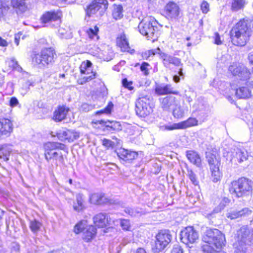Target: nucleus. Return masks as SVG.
<instances>
[{"label": "nucleus", "instance_id": "nucleus-63", "mask_svg": "<svg viewBox=\"0 0 253 253\" xmlns=\"http://www.w3.org/2000/svg\"><path fill=\"white\" fill-rule=\"evenodd\" d=\"M22 35L21 33H18L15 35V42L17 45H19V39L20 36Z\"/></svg>", "mask_w": 253, "mask_h": 253}, {"label": "nucleus", "instance_id": "nucleus-48", "mask_svg": "<svg viewBox=\"0 0 253 253\" xmlns=\"http://www.w3.org/2000/svg\"><path fill=\"white\" fill-rule=\"evenodd\" d=\"M240 217H246L252 213V211L248 208H245L238 211Z\"/></svg>", "mask_w": 253, "mask_h": 253}, {"label": "nucleus", "instance_id": "nucleus-3", "mask_svg": "<svg viewBox=\"0 0 253 253\" xmlns=\"http://www.w3.org/2000/svg\"><path fill=\"white\" fill-rule=\"evenodd\" d=\"M64 144L57 142H48L44 145V156L47 161L51 160L55 161V165L62 164L64 162L63 155L60 151H56V149H63Z\"/></svg>", "mask_w": 253, "mask_h": 253}, {"label": "nucleus", "instance_id": "nucleus-64", "mask_svg": "<svg viewBox=\"0 0 253 253\" xmlns=\"http://www.w3.org/2000/svg\"><path fill=\"white\" fill-rule=\"evenodd\" d=\"M248 59L251 64H253V51L249 53L248 55Z\"/></svg>", "mask_w": 253, "mask_h": 253}, {"label": "nucleus", "instance_id": "nucleus-54", "mask_svg": "<svg viewBox=\"0 0 253 253\" xmlns=\"http://www.w3.org/2000/svg\"><path fill=\"white\" fill-rule=\"evenodd\" d=\"M122 84L123 86L128 88L129 90H131L133 89V87L132 86V82H128L127 79L126 78L124 79L122 81Z\"/></svg>", "mask_w": 253, "mask_h": 253}, {"label": "nucleus", "instance_id": "nucleus-12", "mask_svg": "<svg viewBox=\"0 0 253 253\" xmlns=\"http://www.w3.org/2000/svg\"><path fill=\"white\" fill-rule=\"evenodd\" d=\"M253 29V21L249 18L241 19L230 32H251Z\"/></svg>", "mask_w": 253, "mask_h": 253}, {"label": "nucleus", "instance_id": "nucleus-44", "mask_svg": "<svg viewBox=\"0 0 253 253\" xmlns=\"http://www.w3.org/2000/svg\"><path fill=\"white\" fill-rule=\"evenodd\" d=\"M246 247L245 244L242 241L237 243L235 247V253H246Z\"/></svg>", "mask_w": 253, "mask_h": 253}, {"label": "nucleus", "instance_id": "nucleus-8", "mask_svg": "<svg viewBox=\"0 0 253 253\" xmlns=\"http://www.w3.org/2000/svg\"><path fill=\"white\" fill-rule=\"evenodd\" d=\"M150 97L148 96L139 97L135 103L136 113L141 117H145L152 112L150 106Z\"/></svg>", "mask_w": 253, "mask_h": 253}, {"label": "nucleus", "instance_id": "nucleus-49", "mask_svg": "<svg viewBox=\"0 0 253 253\" xmlns=\"http://www.w3.org/2000/svg\"><path fill=\"white\" fill-rule=\"evenodd\" d=\"M188 175L192 183L195 185H198V181L197 180L196 175L192 170H188Z\"/></svg>", "mask_w": 253, "mask_h": 253}, {"label": "nucleus", "instance_id": "nucleus-57", "mask_svg": "<svg viewBox=\"0 0 253 253\" xmlns=\"http://www.w3.org/2000/svg\"><path fill=\"white\" fill-rule=\"evenodd\" d=\"M149 66V64L147 62H143L140 66V70L141 71L144 73L145 75H147L149 74L148 70L147 67Z\"/></svg>", "mask_w": 253, "mask_h": 253}, {"label": "nucleus", "instance_id": "nucleus-18", "mask_svg": "<svg viewBox=\"0 0 253 253\" xmlns=\"http://www.w3.org/2000/svg\"><path fill=\"white\" fill-rule=\"evenodd\" d=\"M93 221L96 226L99 227H103L107 225H111L113 221L109 216L108 214L99 213L93 217Z\"/></svg>", "mask_w": 253, "mask_h": 253}, {"label": "nucleus", "instance_id": "nucleus-42", "mask_svg": "<svg viewBox=\"0 0 253 253\" xmlns=\"http://www.w3.org/2000/svg\"><path fill=\"white\" fill-rule=\"evenodd\" d=\"M162 130H173L174 129H181L180 123L169 124L161 126Z\"/></svg>", "mask_w": 253, "mask_h": 253}, {"label": "nucleus", "instance_id": "nucleus-35", "mask_svg": "<svg viewBox=\"0 0 253 253\" xmlns=\"http://www.w3.org/2000/svg\"><path fill=\"white\" fill-rule=\"evenodd\" d=\"M236 95L239 98H248L251 95V91L248 87L242 86L236 89Z\"/></svg>", "mask_w": 253, "mask_h": 253}, {"label": "nucleus", "instance_id": "nucleus-37", "mask_svg": "<svg viewBox=\"0 0 253 253\" xmlns=\"http://www.w3.org/2000/svg\"><path fill=\"white\" fill-rule=\"evenodd\" d=\"M181 129L193 126L198 125V120L194 118H189L187 120L180 122Z\"/></svg>", "mask_w": 253, "mask_h": 253}, {"label": "nucleus", "instance_id": "nucleus-29", "mask_svg": "<svg viewBox=\"0 0 253 253\" xmlns=\"http://www.w3.org/2000/svg\"><path fill=\"white\" fill-rule=\"evenodd\" d=\"M155 92L158 95H165L169 93H172L174 94H178V91L173 90V88L170 84H167L164 86H157L155 88Z\"/></svg>", "mask_w": 253, "mask_h": 253}, {"label": "nucleus", "instance_id": "nucleus-9", "mask_svg": "<svg viewBox=\"0 0 253 253\" xmlns=\"http://www.w3.org/2000/svg\"><path fill=\"white\" fill-rule=\"evenodd\" d=\"M199 239L198 232L192 226H188L183 229L180 232L181 241L188 245L194 244Z\"/></svg>", "mask_w": 253, "mask_h": 253}, {"label": "nucleus", "instance_id": "nucleus-46", "mask_svg": "<svg viewBox=\"0 0 253 253\" xmlns=\"http://www.w3.org/2000/svg\"><path fill=\"white\" fill-rule=\"evenodd\" d=\"M159 52H161L160 48L158 47L155 49H151L147 51H146L142 53V57L144 59H148L151 55H154L156 53H158Z\"/></svg>", "mask_w": 253, "mask_h": 253}, {"label": "nucleus", "instance_id": "nucleus-4", "mask_svg": "<svg viewBox=\"0 0 253 253\" xmlns=\"http://www.w3.org/2000/svg\"><path fill=\"white\" fill-rule=\"evenodd\" d=\"M54 50L52 48H45L40 54H36L33 58V62L40 68H43L54 62Z\"/></svg>", "mask_w": 253, "mask_h": 253}, {"label": "nucleus", "instance_id": "nucleus-40", "mask_svg": "<svg viewBox=\"0 0 253 253\" xmlns=\"http://www.w3.org/2000/svg\"><path fill=\"white\" fill-rule=\"evenodd\" d=\"M125 212L131 216H137L141 215L142 212V210L139 208H131L127 207L125 208Z\"/></svg>", "mask_w": 253, "mask_h": 253}, {"label": "nucleus", "instance_id": "nucleus-28", "mask_svg": "<svg viewBox=\"0 0 253 253\" xmlns=\"http://www.w3.org/2000/svg\"><path fill=\"white\" fill-rule=\"evenodd\" d=\"M91 203L96 205H101L110 202L109 200L106 198L104 194L101 193H94L89 198Z\"/></svg>", "mask_w": 253, "mask_h": 253}, {"label": "nucleus", "instance_id": "nucleus-33", "mask_svg": "<svg viewBox=\"0 0 253 253\" xmlns=\"http://www.w3.org/2000/svg\"><path fill=\"white\" fill-rule=\"evenodd\" d=\"M112 16L115 20L120 19L123 17V8L122 5H113Z\"/></svg>", "mask_w": 253, "mask_h": 253}, {"label": "nucleus", "instance_id": "nucleus-5", "mask_svg": "<svg viewBox=\"0 0 253 253\" xmlns=\"http://www.w3.org/2000/svg\"><path fill=\"white\" fill-rule=\"evenodd\" d=\"M228 70L233 76H238L240 80H248L247 83L253 88V68L251 73L245 66L233 63L229 67Z\"/></svg>", "mask_w": 253, "mask_h": 253}, {"label": "nucleus", "instance_id": "nucleus-41", "mask_svg": "<svg viewBox=\"0 0 253 253\" xmlns=\"http://www.w3.org/2000/svg\"><path fill=\"white\" fill-rule=\"evenodd\" d=\"M88 226L87 222L85 220H82L78 222L74 227V232L76 234H79L81 232H84Z\"/></svg>", "mask_w": 253, "mask_h": 253}, {"label": "nucleus", "instance_id": "nucleus-60", "mask_svg": "<svg viewBox=\"0 0 253 253\" xmlns=\"http://www.w3.org/2000/svg\"><path fill=\"white\" fill-rule=\"evenodd\" d=\"M102 144L107 148H110L113 147L114 143L110 140L104 138L102 140Z\"/></svg>", "mask_w": 253, "mask_h": 253}, {"label": "nucleus", "instance_id": "nucleus-27", "mask_svg": "<svg viewBox=\"0 0 253 253\" xmlns=\"http://www.w3.org/2000/svg\"><path fill=\"white\" fill-rule=\"evenodd\" d=\"M117 45L119 46L122 51H128L130 49L128 41L124 34H121L116 39Z\"/></svg>", "mask_w": 253, "mask_h": 253}, {"label": "nucleus", "instance_id": "nucleus-34", "mask_svg": "<svg viewBox=\"0 0 253 253\" xmlns=\"http://www.w3.org/2000/svg\"><path fill=\"white\" fill-rule=\"evenodd\" d=\"M246 4V0H232L231 10L233 12H237L243 9Z\"/></svg>", "mask_w": 253, "mask_h": 253}, {"label": "nucleus", "instance_id": "nucleus-31", "mask_svg": "<svg viewBox=\"0 0 253 253\" xmlns=\"http://www.w3.org/2000/svg\"><path fill=\"white\" fill-rule=\"evenodd\" d=\"M91 66L92 63L88 60H87L85 62H83L80 67L81 75L85 76L90 74L96 73L95 72L93 71Z\"/></svg>", "mask_w": 253, "mask_h": 253}, {"label": "nucleus", "instance_id": "nucleus-36", "mask_svg": "<svg viewBox=\"0 0 253 253\" xmlns=\"http://www.w3.org/2000/svg\"><path fill=\"white\" fill-rule=\"evenodd\" d=\"M174 106L175 108L173 109V115L175 118H181L184 116L185 112H187L188 111L187 109L178 105L177 103H176Z\"/></svg>", "mask_w": 253, "mask_h": 253}, {"label": "nucleus", "instance_id": "nucleus-16", "mask_svg": "<svg viewBox=\"0 0 253 253\" xmlns=\"http://www.w3.org/2000/svg\"><path fill=\"white\" fill-rule=\"evenodd\" d=\"M57 136L61 140L73 142L79 138L80 133L75 130L66 129L59 132Z\"/></svg>", "mask_w": 253, "mask_h": 253}, {"label": "nucleus", "instance_id": "nucleus-11", "mask_svg": "<svg viewBox=\"0 0 253 253\" xmlns=\"http://www.w3.org/2000/svg\"><path fill=\"white\" fill-rule=\"evenodd\" d=\"M162 28V26L153 19L150 20L143 19L138 26L139 32H158L161 31Z\"/></svg>", "mask_w": 253, "mask_h": 253}, {"label": "nucleus", "instance_id": "nucleus-17", "mask_svg": "<svg viewBox=\"0 0 253 253\" xmlns=\"http://www.w3.org/2000/svg\"><path fill=\"white\" fill-rule=\"evenodd\" d=\"M166 17L168 19H175L179 14V8L174 2H169L165 7Z\"/></svg>", "mask_w": 253, "mask_h": 253}, {"label": "nucleus", "instance_id": "nucleus-30", "mask_svg": "<svg viewBox=\"0 0 253 253\" xmlns=\"http://www.w3.org/2000/svg\"><path fill=\"white\" fill-rule=\"evenodd\" d=\"M96 228L92 225H88L84 231L83 238L86 242L90 241L95 235Z\"/></svg>", "mask_w": 253, "mask_h": 253}, {"label": "nucleus", "instance_id": "nucleus-52", "mask_svg": "<svg viewBox=\"0 0 253 253\" xmlns=\"http://www.w3.org/2000/svg\"><path fill=\"white\" fill-rule=\"evenodd\" d=\"M201 9L203 13H207L210 10V4L209 3L204 0L201 4Z\"/></svg>", "mask_w": 253, "mask_h": 253}, {"label": "nucleus", "instance_id": "nucleus-32", "mask_svg": "<svg viewBox=\"0 0 253 253\" xmlns=\"http://www.w3.org/2000/svg\"><path fill=\"white\" fill-rule=\"evenodd\" d=\"M84 208L83 195L81 194H78L76 197V202L73 204V209L77 211H80Z\"/></svg>", "mask_w": 253, "mask_h": 253}, {"label": "nucleus", "instance_id": "nucleus-24", "mask_svg": "<svg viewBox=\"0 0 253 253\" xmlns=\"http://www.w3.org/2000/svg\"><path fill=\"white\" fill-rule=\"evenodd\" d=\"M69 108L65 106H59L53 114V119L55 122H61L65 119Z\"/></svg>", "mask_w": 253, "mask_h": 253}, {"label": "nucleus", "instance_id": "nucleus-20", "mask_svg": "<svg viewBox=\"0 0 253 253\" xmlns=\"http://www.w3.org/2000/svg\"><path fill=\"white\" fill-rule=\"evenodd\" d=\"M161 58L163 59V64L166 67H169L170 64L179 66L182 65L179 58L168 55L164 52H159Z\"/></svg>", "mask_w": 253, "mask_h": 253}, {"label": "nucleus", "instance_id": "nucleus-45", "mask_svg": "<svg viewBox=\"0 0 253 253\" xmlns=\"http://www.w3.org/2000/svg\"><path fill=\"white\" fill-rule=\"evenodd\" d=\"M42 224L36 220L30 221V228L32 231L36 233L38 232L41 227Z\"/></svg>", "mask_w": 253, "mask_h": 253}, {"label": "nucleus", "instance_id": "nucleus-15", "mask_svg": "<svg viewBox=\"0 0 253 253\" xmlns=\"http://www.w3.org/2000/svg\"><path fill=\"white\" fill-rule=\"evenodd\" d=\"M248 158L247 151L243 148H236L232 152L230 161L232 163L237 164L246 161Z\"/></svg>", "mask_w": 253, "mask_h": 253}, {"label": "nucleus", "instance_id": "nucleus-23", "mask_svg": "<svg viewBox=\"0 0 253 253\" xmlns=\"http://www.w3.org/2000/svg\"><path fill=\"white\" fill-rule=\"evenodd\" d=\"M161 107L164 111H169L173 108L178 101L176 98L172 96H169L160 99Z\"/></svg>", "mask_w": 253, "mask_h": 253}, {"label": "nucleus", "instance_id": "nucleus-62", "mask_svg": "<svg viewBox=\"0 0 253 253\" xmlns=\"http://www.w3.org/2000/svg\"><path fill=\"white\" fill-rule=\"evenodd\" d=\"M154 33H144L143 36H146L148 40H149V38H151L152 39V42H154L156 40H157V38L153 39L152 37L154 36Z\"/></svg>", "mask_w": 253, "mask_h": 253}, {"label": "nucleus", "instance_id": "nucleus-13", "mask_svg": "<svg viewBox=\"0 0 253 253\" xmlns=\"http://www.w3.org/2000/svg\"><path fill=\"white\" fill-rule=\"evenodd\" d=\"M13 126L12 122L7 119L0 120V140L9 137L13 131Z\"/></svg>", "mask_w": 253, "mask_h": 253}, {"label": "nucleus", "instance_id": "nucleus-10", "mask_svg": "<svg viewBox=\"0 0 253 253\" xmlns=\"http://www.w3.org/2000/svg\"><path fill=\"white\" fill-rule=\"evenodd\" d=\"M206 158L210 165L212 181L216 182L219 180L220 177V162L214 155L210 153L207 154Z\"/></svg>", "mask_w": 253, "mask_h": 253}, {"label": "nucleus", "instance_id": "nucleus-59", "mask_svg": "<svg viewBox=\"0 0 253 253\" xmlns=\"http://www.w3.org/2000/svg\"><path fill=\"white\" fill-rule=\"evenodd\" d=\"M171 253H183V250L180 246L177 245L173 246Z\"/></svg>", "mask_w": 253, "mask_h": 253}, {"label": "nucleus", "instance_id": "nucleus-7", "mask_svg": "<svg viewBox=\"0 0 253 253\" xmlns=\"http://www.w3.org/2000/svg\"><path fill=\"white\" fill-rule=\"evenodd\" d=\"M108 6L107 0H93L87 7L86 15L88 17L96 14L97 17H101L105 13Z\"/></svg>", "mask_w": 253, "mask_h": 253}, {"label": "nucleus", "instance_id": "nucleus-14", "mask_svg": "<svg viewBox=\"0 0 253 253\" xmlns=\"http://www.w3.org/2000/svg\"><path fill=\"white\" fill-rule=\"evenodd\" d=\"M228 35L233 44L237 46H244L250 37L249 33H229Z\"/></svg>", "mask_w": 253, "mask_h": 253}, {"label": "nucleus", "instance_id": "nucleus-61", "mask_svg": "<svg viewBox=\"0 0 253 253\" xmlns=\"http://www.w3.org/2000/svg\"><path fill=\"white\" fill-rule=\"evenodd\" d=\"M214 43L218 45L221 44L222 43V41L220 39V37L218 33H215V34Z\"/></svg>", "mask_w": 253, "mask_h": 253}, {"label": "nucleus", "instance_id": "nucleus-56", "mask_svg": "<svg viewBox=\"0 0 253 253\" xmlns=\"http://www.w3.org/2000/svg\"><path fill=\"white\" fill-rule=\"evenodd\" d=\"M93 109V106L87 103H84L82 105L81 109L84 112H88Z\"/></svg>", "mask_w": 253, "mask_h": 253}, {"label": "nucleus", "instance_id": "nucleus-1", "mask_svg": "<svg viewBox=\"0 0 253 253\" xmlns=\"http://www.w3.org/2000/svg\"><path fill=\"white\" fill-rule=\"evenodd\" d=\"M202 246V250L206 253H216L225 245V236L216 229H208L204 233Z\"/></svg>", "mask_w": 253, "mask_h": 253}, {"label": "nucleus", "instance_id": "nucleus-26", "mask_svg": "<svg viewBox=\"0 0 253 253\" xmlns=\"http://www.w3.org/2000/svg\"><path fill=\"white\" fill-rule=\"evenodd\" d=\"M99 124H104L106 130L108 131H120L122 130V126L119 122L116 121H105L104 120L98 121Z\"/></svg>", "mask_w": 253, "mask_h": 253}, {"label": "nucleus", "instance_id": "nucleus-51", "mask_svg": "<svg viewBox=\"0 0 253 253\" xmlns=\"http://www.w3.org/2000/svg\"><path fill=\"white\" fill-rule=\"evenodd\" d=\"M226 217L230 219L240 218L238 211H234L226 213Z\"/></svg>", "mask_w": 253, "mask_h": 253}, {"label": "nucleus", "instance_id": "nucleus-21", "mask_svg": "<svg viewBox=\"0 0 253 253\" xmlns=\"http://www.w3.org/2000/svg\"><path fill=\"white\" fill-rule=\"evenodd\" d=\"M62 14L58 11H47L41 17L42 23H47L52 21H59Z\"/></svg>", "mask_w": 253, "mask_h": 253}, {"label": "nucleus", "instance_id": "nucleus-38", "mask_svg": "<svg viewBox=\"0 0 253 253\" xmlns=\"http://www.w3.org/2000/svg\"><path fill=\"white\" fill-rule=\"evenodd\" d=\"M10 8L8 1L6 2L5 0H0V18L6 14Z\"/></svg>", "mask_w": 253, "mask_h": 253}, {"label": "nucleus", "instance_id": "nucleus-50", "mask_svg": "<svg viewBox=\"0 0 253 253\" xmlns=\"http://www.w3.org/2000/svg\"><path fill=\"white\" fill-rule=\"evenodd\" d=\"M120 224L124 230H129L130 228V224L128 220L121 219Z\"/></svg>", "mask_w": 253, "mask_h": 253}, {"label": "nucleus", "instance_id": "nucleus-19", "mask_svg": "<svg viewBox=\"0 0 253 253\" xmlns=\"http://www.w3.org/2000/svg\"><path fill=\"white\" fill-rule=\"evenodd\" d=\"M117 154L120 159L129 163L138 157L137 152L125 149H119L117 152Z\"/></svg>", "mask_w": 253, "mask_h": 253}, {"label": "nucleus", "instance_id": "nucleus-43", "mask_svg": "<svg viewBox=\"0 0 253 253\" xmlns=\"http://www.w3.org/2000/svg\"><path fill=\"white\" fill-rule=\"evenodd\" d=\"M230 201V200L228 198L226 197L223 198L218 207L213 210V211L214 212L221 211L223 209H224L225 206L229 203Z\"/></svg>", "mask_w": 253, "mask_h": 253}, {"label": "nucleus", "instance_id": "nucleus-25", "mask_svg": "<svg viewBox=\"0 0 253 253\" xmlns=\"http://www.w3.org/2000/svg\"><path fill=\"white\" fill-rule=\"evenodd\" d=\"M186 157L192 164L198 168L202 167V160L199 154L197 152L193 150L187 151Z\"/></svg>", "mask_w": 253, "mask_h": 253}, {"label": "nucleus", "instance_id": "nucleus-2", "mask_svg": "<svg viewBox=\"0 0 253 253\" xmlns=\"http://www.w3.org/2000/svg\"><path fill=\"white\" fill-rule=\"evenodd\" d=\"M251 181L242 177L232 181L229 188L231 194L241 198L249 195L252 191Z\"/></svg>", "mask_w": 253, "mask_h": 253}, {"label": "nucleus", "instance_id": "nucleus-22", "mask_svg": "<svg viewBox=\"0 0 253 253\" xmlns=\"http://www.w3.org/2000/svg\"><path fill=\"white\" fill-rule=\"evenodd\" d=\"M28 0H11V3L17 14H21L28 9Z\"/></svg>", "mask_w": 253, "mask_h": 253}, {"label": "nucleus", "instance_id": "nucleus-6", "mask_svg": "<svg viewBox=\"0 0 253 253\" xmlns=\"http://www.w3.org/2000/svg\"><path fill=\"white\" fill-rule=\"evenodd\" d=\"M172 236L169 230H162L156 235L155 245L153 250L155 253H159L164 250L171 242Z\"/></svg>", "mask_w": 253, "mask_h": 253}, {"label": "nucleus", "instance_id": "nucleus-58", "mask_svg": "<svg viewBox=\"0 0 253 253\" xmlns=\"http://www.w3.org/2000/svg\"><path fill=\"white\" fill-rule=\"evenodd\" d=\"M19 105V101L17 98L15 97H12L9 100V106L12 107H15Z\"/></svg>", "mask_w": 253, "mask_h": 253}, {"label": "nucleus", "instance_id": "nucleus-47", "mask_svg": "<svg viewBox=\"0 0 253 253\" xmlns=\"http://www.w3.org/2000/svg\"><path fill=\"white\" fill-rule=\"evenodd\" d=\"M113 104L110 102L107 107H106L104 109L97 111L96 112V115H100L102 114H109L111 113V110L113 107Z\"/></svg>", "mask_w": 253, "mask_h": 253}, {"label": "nucleus", "instance_id": "nucleus-55", "mask_svg": "<svg viewBox=\"0 0 253 253\" xmlns=\"http://www.w3.org/2000/svg\"><path fill=\"white\" fill-rule=\"evenodd\" d=\"M58 37L62 39H70L73 36L72 33H59Z\"/></svg>", "mask_w": 253, "mask_h": 253}, {"label": "nucleus", "instance_id": "nucleus-53", "mask_svg": "<svg viewBox=\"0 0 253 253\" xmlns=\"http://www.w3.org/2000/svg\"><path fill=\"white\" fill-rule=\"evenodd\" d=\"M85 36L87 37L90 41H97L99 37L97 35V33H85Z\"/></svg>", "mask_w": 253, "mask_h": 253}, {"label": "nucleus", "instance_id": "nucleus-39", "mask_svg": "<svg viewBox=\"0 0 253 253\" xmlns=\"http://www.w3.org/2000/svg\"><path fill=\"white\" fill-rule=\"evenodd\" d=\"M96 73L90 74L85 76L81 75V77L78 79L77 82L80 84H83L96 78Z\"/></svg>", "mask_w": 253, "mask_h": 253}]
</instances>
